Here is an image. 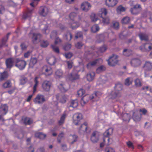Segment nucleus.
Returning a JSON list of instances; mask_svg holds the SVG:
<instances>
[{
    "label": "nucleus",
    "instance_id": "obj_64",
    "mask_svg": "<svg viewBox=\"0 0 152 152\" xmlns=\"http://www.w3.org/2000/svg\"><path fill=\"white\" fill-rule=\"evenodd\" d=\"M105 152H115L114 150L112 148L107 147L105 149Z\"/></svg>",
    "mask_w": 152,
    "mask_h": 152
},
{
    "label": "nucleus",
    "instance_id": "obj_63",
    "mask_svg": "<svg viewBox=\"0 0 152 152\" xmlns=\"http://www.w3.org/2000/svg\"><path fill=\"white\" fill-rule=\"evenodd\" d=\"M91 19L92 21L93 22H95L97 21L98 20V18L96 17L95 14H93L91 15Z\"/></svg>",
    "mask_w": 152,
    "mask_h": 152
},
{
    "label": "nucleus",
    "instance_id": "obj_47",
    "mask_svg": "<svg viewBox=\"0 0 152 152\" xmlns=\"http://www.w3.org/2000/svg\"><path fill=\"white\" fill-rule=\"evenodd\" d=\"M51 46L53 51L57 53H59V49L58 47L54 45H51Z\"/></svg>",
    "mask_w": 152,
    "mask_h": 152
},
{
    "label": "nucleus",
    "instance_id": "obj_48",
    "mask_svg": "<svg viewBox=\"0 0 152 152\" xmlns=\"http://www.w3.org/2000/svg\"><path fill=\"white\" fill-rule=\"evenodd\" d=\"M105 70V67L103 65L99 66L96 69V72L97 73H99L100 72L104 71Z\"/></svg>",
    "mask_w": 152,
    "mask_h": 152
},
{
    "label": "nucleus",
    "instance_id": "obj_34",
    "mask_svg": "<svg viewBox=\"0 0 152 152\" xmlns=\"http://www.w3.org/2000/svg\"><path fill=\"white\" fill-rule=\"evenodd\" d=\"M63 72L60 69L57 70L55 72V76L57 78H59L62 77Z\"/></svg>",
    "mask_w": 152,
    "mask_h": 152
},
{
    "label": "nucleus",
    "instance_id": "obj_50",
    "mask_svg": "<svg viewBox=\"0 0 152 152\" xmlns=\"http://www.w3.org/2000/svg\"><path fill=\"white\" fill-rule=\"evenodd\" d=\"M100 92H95L94 94L91 96H90V99H93L96 98L97 97H98L99 95L100 94Z\"/></svg>",
    "mask_w": 152,
    "mask_h": 152
},
{
    "label": "nucleus",
    "instance_id": "obj_39",
    "mask_svg": "<svg viewBox=\"0 0 152 152\" xmlns=\"http://www.w3.org/2000/svg\"><path fill=\"white\" fill-rule=\"evenodd\" d=\"M132 113V117L133 118L134 120L136 121H137L140 120V115H135L134 114L136 113L135 112H134V111H132L130 112V113Z\"/></svg>",
    "mask_w": 152,
    "mask_h": 152
},
{
    "label": "nucleus",
    "instance_id": "obj_58",
    "mask_svg": "<svg viewBox=\"0 0 152 152\" xmlns=\"http://www.w3.org/2000/svg\"><path fill=\"white\" fill-rule=\"evenodd\" d=\"M107 46L105 45H104L100 48L99 51L101 53H103L107 50Z\"/></svg>",
    "mask_w": 152,
    "mask_h": 152
},
{
    "label": "nucleus",
    "instance_id": "obj_41",
    "mask_svg": "<svg viewBox=\"0 0 152 152\" xmlns=\"http://www.w3.org/2000/svg\"><path fill=\"white\" fill-rule=\"evenodd\" d=\"M40 42V46L43 48H46L49 45V43L47 41L42 40Z\"/></svg>",
    "mask_w": 152,
    "mask_h": 152
},
{
    "label": "nucleus",
    "instance_id": "obj_1",
    "mask_svg": "<svg viewBox=\"0 0 152 152\" xmlns=\"http://www.w3.org/2000/svg\"><path fill=\"white\" fill-rule=\"evenodd\" d=\"M15 66L20 70H22L24 69L27 64L26 62L25 61L21 60L19 58H15Z\"/></svg>",
    "mask_w": 152,
    "mask_h": 152
},
{
    "label": "nucleus",
    "instance_id": "obj_11",
    "mask_svg": "<svg viewBox=\"0 0 152 152\" xmlns=\"http://www.w3.org/2000/svg\"><path fill=\"white\" fill-rule=\"evenodd\" d=\"M78 105V103L77 100H71L68 104V107L70 110H72L76 108Z\"/></svg>",
    "mask_w": 152,
    "mask_h": 152
},
{
    "label": "nucleus",
    "instance_id": "obj_51",
    "mask_svg": "<svg viewBox=\"0 0 152 152\" xmlns=\"http://www.w3.org/2000/svg\"><path fill=\"white\" fill-rule=\"evenodd\" d=\"M23 122L25 125H29L32 123V121L28 118H25L24 119Z\"/></svg>",
    "mask_w": 152,
    "mask_h": 152
},
{
    "label": "nucleus",
    "instance_id": "obj_4",
    "mask_svg": "<svg viewBox=\"0 0 152 152\" xmlns=\"http://www.w3.org/2000/svg\"><path fill=\"white\" fill-rule=\"evenodd\" d=\"M117 56L113 54L112 56L109 57L107 60L108 64L109 65L113 66L116 65L118 63Z\"/></svg>",
    "mask_w": 152,
    "mask_h": 152
},
{
    "label": "nucleus",
    "instance_id": "obj_23",
    "mask_svg": "<svg viewBox=\"0 0 152 152\" xmlns=\"http://www.w3.org/2000/svg\"><path fill=\"white\" fill-rule=\"evenodd\" d=\"M84 46V49L86 51H87L86 50L87 47L86 46L85 44L81 42H78L75 44V47L76 48L79 49H81Z\"/></svg>",
    "mask_w": 152,
    "mask_h": 152
},
{
    "label": "nucleus",
    "instance_id": "obj_32",
    "mask_svg": "<svg viewBox=\"0 0 152 152\" xmlns=\"http://www.w3.org/2000/svg\"><path fill=\"white\" fill-rule=\"evenodd\" d=\"M8 77V73L6 71H4L2 73H0V80H3L7 78Z\"/></svg>",
    "mask_w": 152,
    "mask_h": 152
},
{
    "label": "nucleus",
    "instance_id": "obj_36",
    "mask_svg": "<svg viewBox=\"0 0 152 152\" xmlns=\"http://www.w3.org/2000/svg\"><path fill=\"white\" fill-rule=\"evenodd\" d=\"M131 116L129 114L125 113L123 115V119L124 121L129 122L131 118Z\"/></svg>",
    "mask_w": 152,
    "mask_h": 152
},
{
    "label": "nucleus",
    "instance_id": "obj_46",
    "mask_svg": "<svg viewBox=\"0 0 152 152\" xmlns=\"http://www.w3.org/2000/svg\"><path fill=\"white\" fill-rule=\"evenodd\" d=\"M28 80L27 77L24 76H22L20 79V84L22 85H23L26 83Z\"/></svg>",
    "mask_w": 152,
    "mask_h": 152
},
{
    "label": "nucleus",
    "instance_id": "obj_44",
    "mask_svg": "<svg viewBox=\"0 0 152 152\" xmlns=\"http://www.w3.org/2000/svg\"><path fill=\"white\" fill-rule=\"evenodd\" d=\"M130 18L128 17L124 18L121 20V22L123 24H127L130 22Z\"/></svg>",
    "mask_w": 152,
    "mask_h": 152
},
{
    "label": "nucleus",
    "instance_id": "obj_10",
    "mask_svg": "<svg viewBox=\"0 0 152 152\" xmlns=\"http://www.w3.org/2000/svg\"><path fill=\"white\" fill-rule=\"evenodd\" d=\"M49 12V10L46 7H41L39 11V14L43 16H46Z\"/></svg>",
    "mask_w": 152,
    "mask_h": 152
},
{
    "label": "nucleus",
    "instance_id": "obj_45",
    "mask_svg": "<svg viewBox=\"0 0 152 152\" xmlns=\"http://www.w3.org/2000/svg\"><path fill=\"white\" fill-rule=\"evenodd\" d=\"M64 134L63 132H61L58 135L57 139V141L58 143H61V140L64 137Z\"/></svg>",
    "mask_w": 152,
    "mask_h": 152
},
{
    "label": "nucleus",
    "instance_id": "obj_59",
    "mask_svg": "<svg viewBox=\"0 0 152 152\" xmlns=\"http://www.w3.org/2000/svg\"><path fill=\"white\" fill-rule=\"evenodd\" d=\"M67 97L66 96L64 95H61V98L60 100V102L62 103H65L66 102Z\"/></svg>",
    "mask_w": 152,
    "mask_h": 152
},
{
    "label": "nucleus",
    "instance_id": "obj_57",
    "mask_svg": "<svg viewBox=\"0 0 152 152\" xmlns=\"http://www.w3.org/2000/svg\"><path fill=\"white\" fill-rule=\"evenodd\" d=\"M115 90L119 92L122 89V86L121 85L117 84L115 86Z\"/></svg>",
    "mask_w": 152,
    "mask_h": 152
},
{
    "label": "nucleus",
    "instance_id": "obj_24",
    "mask_svg": "<svg viewBox=\"0 0 152 152\" xmlns=\"http://www.w3.org/2000/svg\"><path fill=\"white\" fill-rule=\"evenodd\" d=\"M113 129L112 128H110L107 129L104 133L103 135L104 137H108L112 135L113 133Z\"/></svg>",
    "mask_w": 152,
    "mask_h": 152
},
{
    "label": "nucleus",
    "instance_id": "obj_7",
    "mask_svg": "<svg viewBox=\"0 0 152 152\" xmlns=\"http://www.w3.org/2000/svg\"><path fill=\"white\" fill-rule=\"evenodd\" d=\"M101 15L100 16L102 18V21L104 24H108L109 23L110 19L108 18H104L102 16H105L107 14V11L106 9H102Z\"/></svg>",
    "mask_w": 152,
    "mask_h": 152
},
{
    "label": "nucleus",
    "instance_id": "obj_27",
    "mask_svg": "<svg viewBox=\"0 0 152 152\" xmlns=\"http://www.w3.org/2000/svg\"><path fill=\"white\" fill-rule=\"evenodd\" d=\"M95 73L93 72H90L87 75V79L89 81H92L94 78Z\"/></svg>",
    "mask_w": 152,
    "mask_h": 152
},
{
    "label": "nucleus",
    "instance_id": "obj_30",
    "mask_svg": "<svg viewBox=\"0 0 152 152\" xmlns=\"http://www.w3.org/2000/svg\"><path fill=\"white\" fill-rule=\"evenodd\" d=\"M96 41L98 43H100L104 41V36L103 34H100L96 36Z\"/></svg>",
    "mask_w": 152,
    "mask_h": 152
},
{
    "label": "nucleus",
    "instance_id": "obj_21",
    "mask_svg": "<svg viewBox=\"0 0 152 152\" xmlns=\"http://www.w3.org/2000/svg\"><path fill=\"white\" fill-rule=\"evenodd\" d=\"M143 67L145 71H150L152 69V64L149 61L145 62Z\"/></svg>",
    "mask_w": 152,
    "mask_h": 152
},
{
    "label": "nucleus",
    "instance_id": "obj_5",
    "mask_svg": "<svg viewBox=\"0 0 152 152\" xmlns=\"http://www.w3.org/2000/svg\"><path fill=\"white\" fill-rule=\"evenodd\" d=\"M142 10L141 6L139 4H137L134 5L130 10L131 13L133 15H137Z\"/></svg>",
    "mask_w": 152,
    "mask_h": 152
},
{
    "label": "nucleus",
    "instance_id": "obj_60",
    "mask_svg": "<svg viewBox=\"0 0 152 152\" xmlns=\"http://www.w3.org/2000/svg\"><path fill=\"white\" fill-rule=\"evenodd\" d=\"M113 27L115 29H118L119 28V23L118 22H113Z\"/></svg>",
    "mask_w": 152,
    "mask_h": 152
},
{
    "label": "nucleus",
    "instance_id": "obj_29",
    "mask_svg": "<svg viewBox=\"0 0 152 152\" xmlns=\"http://www.w3.org/2000/svg\"><path fill=\"white\" fill-rule=\"evenodd\" d=\"M47 61L48 63L51 65H54L56 62V58L54 56H52L50 57L47 60Z\"/></svg>",
    "mask_w": 152,
    "mask_h": 152
},
{
    "label": "nucleus",
    "instance_id": "obj_49",
    "mask_svg": "<svg viewBox=\"0 0 152 152\" xmlns=\"http://www.w3.org/2000/svg\"><path fill=\"white\" fill-rule=\"evenodd\" d=\"M59 87L60 91L62 92H65L67 90V89L65 88V86L62 84H60Z\"/></svg>",
    "mask_w": 152,
    "mask_h": 152
},
{
    "label": "nucleus",
    "instance_id": "obj_52",
    "mask_svg": "<svg viewBox=\"0 0 152 152\" xmlns=\"http://www.w3.org/2000/svg\"><path fill=\"white\" fill-rule=\"evenodd\" d=\"M71 46L72 45L71 44H66L63 46L64 49L65 50H68L71 48Z\"/></svg>",
    "mask_w": 152,
    "mask_h": 152
},
{
    "label": "nucleus",
    "instance_id": "obj_2",
    "mask_svg": "<svg viewBox=\"0 0 152 152\" xmlns=\"http://www.w3.org/2000/svg\"><path fill=\"white\" fill-rule=\"evenodd\" d=\"M80 71L76 68H74L72 72L68 75V77L69 80L73 81L79 79L80 76L78 72Z\"/></svg>",
    "mask_w": 152,
    "mask_h": 152
},
{
    "label": "nucleus",
    "instance_id": "obj_8",
    "mask_svg": "<svg viewBox=\"0 0 152 152\" xmlns=\"http://www.w3.org/2000/svg\"><path fill=\"white\" fill-rule=\"evenodd\" d=\"M45 101L44 96L40 94L37 95L34 100V103L37 104H42Z\"/></svg>",
    "mask_w": 152,
    "mask_h": 152
},
{
    "label": "nucleus",
    "instance_id": "obj_12",
    "mask_svg": "<svg viewBox=\"0 0 152 152\" xmlns=\"http://www.w3.org/2000/svg\"><path fill=\"white\" fill-rule=\"evenodd\" d=\"M42 71L45 73L46 75H50L53 73V70L51 67L46 65H45L43 67Z\"/></svg>",
    "mask_w": 152,
    "mask_h": 152
},
{
    "label": "nucleus",
    "instance_id": "obj_42",
    "mask_svg": "<svg viewBox=\"0 0 152 152\" xmlns=\"http://www.w3.org/2000/svg\"><path fill=\"white\" fill-rule=\"evenodd\" d=\"M38 77H35L34 79V82H35V84L34 86L33 87V92L34 93L35 92V91H36V88L37 86H38L39 82L38 80Z\"/></svg>",
    "mask_w": 152,
    "mask_h": 152
},
{
    "label": "nucleus",
    "instance_id": "obj_20",
    "mask_svg": "<svg viewBox=\"0 0 152 152\" xmlns=\"http://www.w3.org/2000/svg\"><path fill=\"white\" fill-rule=\"evenodd\" d=\"M121 96V95L120 92L115 90L112 91L110 95V98L112 99L118 98Z\"/></svg>",
    "mask_w": 152,
    "mask_h": 152
},
{
    "label": "nucleus",
    "instance_id": "obj_25",
    "mask_svg": "<svg viewBox=\"0 0 152 152\" xmlns=\"http://www.w3.org/2000/svg\"><path fill=\"white\" fill-rule=\"evenodd\" d=\"M88 124L87 122H85L81 125L79 128V131L80 132L83 131V132H87V130L88 128L87 126Z\"/></svg>",
    "mask_w": 152,
    "mask_h": 152
},
{
    "label": "nucleus",
    "instance_id": "obj_40",
    "mask_svg": "<svg viewBox=\"0 0 152 152\" xmlns=\"http://www.w3.org/2000/svg\"><path fill=\"white\" fill-rule=\"evenodd\" d=\"M99 30V27L97 24L93 25L91 28V31L95 33L98 31Z\"/></svg>",
    "mask_w": 152,
    "mask_h": 152
},
{
    "label": "nucleus",
    "instance_id": "obj_19",
    "mask_svg": "<svg viewBox=\"0 0 152 152\" xmlns=\"http://www.w3.org/2000/svg\"><path fill=\"white\" fill-rule=\"evenodd\" d=\"M117 3V0H106L105 1L106 5L109 7L114 6Z\"/></svg>",
    "mask_w": 152,
    "mask_h": 152
},
{
    "label": "nucleus",
    "instance_id": "obj_37",
    "mask_svg": "<svg viewBox=\"0 0 152 152\" xmlns=\"http://www.w3.org/2000/svg\"><path fill=\"white\" fill-rule=\"evenodd\" d=\"M10 33H8L7 34L6 37L2 39V44H0V48H1L5 44V42L7 41L9 38V36L10 35Z\"/></svg>",
    "mask_w": 152,
    "mask_h": 152
},
{
    "label": "nucleus",
    "instance_id": "obj_16",
    "mask_svg": "<svg viewBox=\"0 0 152 152\" xmlns=\"http://www.w3.org/2000/svg\"><path fill=\"white\" fill-rule=\"evenodd\" d=\"M8 107L6 104H1L0 107V111L3 115H6L8 111Z\"/></svg>",
    "mask_w": 152,
    "mask_h": 152
},
{
    "label": "nucleus",
    "instance_id": "obj_35",
    "mask_svg": "<svg viewBox=\"0 0 152 152\" xmlns=\"http://www.w3.org/2000/svg\"><path fill=\"white\" fill-rule=\"evenodd\" d=\"M70 27L72 29H74L78 27L80 25L79 23L78 22H73L72 23H69Z\"/></svg>",
    "mask_w": 152,
    "mask_h": 152
},
{
    "label": "nucleus",
    "instance_id": "obj_62",
    "mask_svg": "<svg viewBox=\"0 0 152 152\" xmlns=\"http://www.w3.org/2000/svg\"><path fill=\"white\" fill-rule=\"evenodd\" d=\"M77 15L76 14L75 12H72L70 13L69 17L71 20H73L75 17Z\"/></svg>",
    "mask_w": 152,
    "mask_h": 152
},
{
    "label": "nucleus",
    "instance_id": "obj_61",
    "mask_svg": "<svg viewBox=\"0 0 152 152\" xmlns=\"http://www.w3.org/2000/svg\"><path fill=\"white\" fill-rule=\"evenodd\" d=\"M57 35V32L56 30H54L51 33L50 36L51 38L53 39L55 38Z\"/></svg>",
    "mask_w": 152,
    "mask_h": 152
},
{
    "label": "nucleus",
    "instance_id": "obj_3",
    "mask_svg": "<svg viewBox=\"0 0 152 152\" xmlns=\"http://www.w3.org/2000/svg\"><path fill=\"white\" fill-rule=\"evenodd\" d=\"M32 35L31 39L32 42L34 44H37L40 40L42 37V35L39 33H31V32L29 34V35Z\"/></svg>",
    "mask_w": 152,
    "mask_h": 152
},
{
    "label": "nucleus",
    "instance_id": "obj_38",
    "mask_svg": "<svg viewBox=\"0 0 152 152\" xmlns=\"http://www.w3.org/2000/svg\"><path fill=\"white\" fill-rule=\"evenodd\" d=\"M102 61L100 59H96L93 61L89 63L87 65V67L88 68L90 66H94L98 63L99 61Z\"/></svg>",
    "mask_w": 152,
    "mask_h": 152
},
{
    "label": "nucleus",
    "instance_id": "obj_56",
    "mask_svg": "<svg viewBox=\"0 0 152 152\" xmlns=\"http://www.w3.org/2000/svg\"><path fill=\"white\" fill-rule=\"evenodd\" d=\"M135 85L137 87H140L141 86V83L140 80L137 79L134 80Z\"/></svg>",
    "mask_w": 152,
    "mask_h": 152
},
{
    "label": "nucleus",
    "instance_id": "obj_28",
    "mask_svg": "<svg viewBox=\"0 0 152 152\" xmlns=\"http://www.w3.org/2000/svg\"><path fill=\"white\" fill-rule=\"evenodd\" d=\"M35 136L40 139H44L46 137V135L42 132H39L35 133Z\"/></svg>",
    "mask_w": 152,
    "mask_h": 152
},
{
    "label": "nucleus",
    "instance_id": "obj_54",
    "mask_svg": "<svg viewBox=\"0 0 152 152\" xmlns=\"http://www.w3.org/2000/svg\"><path fill=\"white\" fill-rule=\"evenodd\" d=\"M31 12H29L27 13H25L23 15V18L24 19L30 17L31 16Z\"/></svg>",
    "mask_w": 152,
    "mask_h": 152
},
{
    "label": "nucleus",
    "instance_id": "obj_33",
    "mask_svg": "<svg viewBox=\"0 0 152 152\" xmlns=\"http://www.w3.org/2000/svg\"><path fill=\"white\" fill-rule=\"evenodd\" d=\"M72 37V34L70 32H67L65 35L64 38L67 41H70Z\"/></svg>",
    "mask_w": 152,
    "mask_h": 152
},
{
    "label": "nucleus",
    "instance_id": "obj_17",
    "mask_svg": "<svg viewBox=\"0 0 152 152\" xmlns=\"http://www.w3.org/2000/svg\"><path fill=\"white\" fill-rule=\"evenodd\" d=\"M91 7L90 4L87 2H83L81 5V8L85 12L88 11L89 8Z\"/></svg>",
    "mask_w": 152,
    "mask_h": 152
},
{
    "label": "nucleus",
    "instance_id": "obj_18",
    "mask_svg": "<svg viewBox=\"0 0 152 152\" xmlns=\"http://www.w3.org/2000/svg\"><path fill=\"white\" fill-rule=\"evenodd\" d=\"M138 36L141 41H147L149 40L148 36L145 33L140 32L138 34Z\"/></svg>",
    "mask_w": 152,
    "mask_h": 152
},
{
    "label": "nucleus",
    "instance_id": "obj_15",
    "mask_svg": "<svg viewBox=\"0 0 152 152\" xmlns=\"http://www.w3.org/2000/svg\"><path fill=\"white\" fill-rule=\"evenodd\" d=\"M99 136L96 132H94L91 136V141L93 143H96L99 140Z\"/></svg>",
    "mask_w": 152,
    "mask_h": 152
},
{
    "label": "nucleus",
    "instance_id": "obj_26",
    "mask_svg": "<svg viewBox=\"0 0 152 152\" xmlns=\"http://www.w3.org/2000/svg\"><path fill=\"white\" fill-rule=\"evenodd\" d=\"M37 60L36 58L35 57L31 58L29 64V68H33L34 66L37 63Z\"/></svg>",
    "mask_w": 152,
    "mask_h": 152
},
{
    "label": "nucleus",
    "instance_id": "obj_53",
    "mask_svg": "<svg viewBox=\"0 0 152 152\" xmlns=\"http://www.w3.org/2000/svg\"><path fill=\"white\" fill-rule=\"evenodd\" d=\"M85 92V90L82 89H80L77 91V94L79 96H82Z\"/></svg>",
    "mask_w": 152,
    "mask_h": 152
},
{
    "label": "nucleus",
    "instance_id": "obj_6",
    "mask_svg": "<svg viewBox=\"0 0 152 152\" xmlns=\"http://www.w3.org/2000/svg\"><path fill=\"white\" fill-rule=\"evenodd\" d=\"M82 119V115L81 113L75 114L73 116V123L75 125L80 124V121Z\"/></svg>",
    "mask_w": 152,
    "mask_h": 152
},
{
    "label": "nucleus",
    "instance_id": "obj_14",
    "mask_svg": "<svg viewBox=\"0 0 152 152\" xmlns=\"http://www.w3.org/2000/svg\"><path fill=\"white\" fill-rule=\"evenodd\" d=\"M15 58H9L7 59L6 61V64L8 68L10 69L13 66V63L15 64Z\"/></svg>",
    "mask_w": 152,
    "mask_h": 152
},
{
    "label": "nucleus",
    "instance_id": "obj_55",
    "mask_svg": "<svg viewBox=\"0 0 152 152\" xmlns=\"http://www.w3.org/2000/svg\"><path fill=\"white\" fill-rule=\"evenodd\" d=\"M83 37L82 33L81 31L78 32L75 34V37L76 39H77L79 38H81Z\"/></svg>",
    "mask_w": 152,
    "mask_h": 152
},
{
    "label": "nucleus",
    "instance_id": "obj_31",
    "mask_svg": "<svg viewBox=\"0 0 152 152\" xmlns=\"http://www.w3.org/2000/svg\"><path fill=\"white\" fill-rule=\"evenodd\" d=\"M133 82V79L131 77H128L125 80L124 84L127 86L131 85Z\"/></svg>",
    "mask_w": 152,
    "mask_h": 152
},
{
    "label": "nucleus",
    "instance_id": "obj_13",
    "mask_svg": "<svg viewBox=\"0 0 152 152\" xmlns=\"http://www.w3.org/2000/svg\"><path fill=\"white\" fill-rule=\"evenodd\" d=\"M130 64L131 65L133 66L137 67L140 65L141 61L139 58H133L130 61Z\"/></svg>",
    "mask_w": 152,
    "mask_h": 152
},
{
    "label": "nucleus",
    "instance_id": "obj_22",
    "mask_svg": "<svg viewBox=\"0 0 152 152\" xmlns=\"http://www.w3.org/2000/svg\"><path fill=\"white\" fill-rule=\"evenodd\" d=\"M90 99V96L88 95H86L83 96L80 101V103L82 106H84L86 104Z\"/></svg>",
    "mask_w": 152,
    "mask_h": 152
},
{
    "label": "nucleus",
    "instance_id": "obj_43",
    "mask_svg": "<svg viewBox=\"0 0 152 152\" xmlns=\"http://www.w3.org/2000/svg\"><path fill=\"white\" fill-rule=\"evenodd\" d=\"M3 87L5 88H9L11 86V83L10 80H7L3 85Z\"/></svg>",
    "mask_w": 152,
    "mask_h": 152
},
{
    "label": "nucleus",
    "instance_id": "obj_9",
    "mask_svg": "<svg viewBox=\"0 0 152 152\" xmlns=\"http://www.w3.org/2000/svg\"><path fill=\"white\" fill-rule=\"evenodd\" d=\"M51 86V83L50 81L45 80L43 82L42 86L43 90L48 91L50 90Z\"/></svg>",
    "mask_w": 152,
    "mask_h": 152
}]
</instances>
